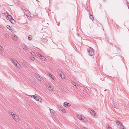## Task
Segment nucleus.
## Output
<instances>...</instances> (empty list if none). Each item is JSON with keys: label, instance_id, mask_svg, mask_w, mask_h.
Listing matches in <instances>:
<instances>
[{"label": "nucleus", "instance_id": "nucleus-1", "mask_svg": "<svg viewBox=\"0 0 129 129\" xmlns=\"http://www.w3.org/2000/svg\"><path fill=\"white\" fill-rule=\"evenodd\" d=\"M87 51L88 53V54L90 56H92L94 54V52L93 49L91 48L90 47L87 49Z\"/></svg>", "mask_w": 129, "mask_h": 129}, {"label": "nucleus", "instance_id": "nucleus-2", "mask_svg": "<svg viewBox=\"0 0 129 129\" xmlns=\"http://www.w3.org/2000/svg\"><path fill=\"white\" fill-rule=\"evenodd\" d=\"M78 118L80 120H81L83 122H86L87 119L84 116H82L81 115H78L77 116Z\"/></svg>", "mask_w": 129, "mask_h": 129}, {"label": "nucleus", "instance_id": "nucleus-3", "mask_svg": "<svg viewBox=\"0 0 129 129\" xmlns=\"http://www.w3.org/2000/svg\"><path fill=\"white\" fill-rule=\"evenodd\" d=\"M41 40L42 42L46 43L48 41L47 37H45V36H43V38L41 39Z\"/></svg>", "mask_w": 129, "mask_h": 129}, {"label": "nucleus", "instance_id": "nucleus-4", "mask_svg": "<svg viewBox=\"0 0 129 129\" xmlns=\"http://www.w3.org/2000/svg\"><path fill=\"white\" fill-rule=\"evenodd\" d=\"M12 117L13 119L16 121H17L18 120V117L16 115L14 114L12 116Z\"/></svg>", "mask_w": 129, "mask_h": 129}, {"label": "nucleus", "instance_id": "nucleus-5", "mask_svg": "<svg viewBox=\"0 0 129 129\" xmlns=\"http://www.w3.org/2000/svg\"><path fill=\"white\" fill-rule=\"evenodd\" d=\"M38 56H39V57L40 58L42 59L43 60H45V57L42 56L41 54L38 53Z\"/></svg>", "mask_w": 129, "mask_h": 129}, {"label": "nucleus", "instance_id": "nucleus-6", "mask_svg": "<svg viewBox=\"0 0 129 129\" xmlns=\"http://www.w3.org/2000/svg\"><path fill=\"white\" fill-rule=\"evenodd\" d=\"M46 86L48 87V88L50 90H53V87L52 86L50 85V84H46Z\"/></svg>", "mask_w": 129, "mask_h": 129}, {"label": "nucleus", "instance_id": "nucleus-7", "mask_svg": "<svg viewBox=\"0 0 129 129\" xmlns=\"http://www.w3.org/2000/svg\"><path fill=\"white\" fill-rule=\"evenodd\" d=\"M40 98L41 97L40 96L36 94V96L35 97V98H34V99L36 101H39L40 99Z\"/></svg>", "mask_w": 129, "mask_h": 129}, {"label": "nucleus", "instance_id": "nucleus-8", "mask_svg": "<svg viewBox=\"0 0 129 129\" xmlns=\"http://www.w3.org/2000/svg\"><path fill=\"white\" fill-rule=\"evenodd\" d=\"M36 78L37 79H38L39 81H41V80H43V78L42 77H41L38 75H36Z\"/></svg>", "mask_w": 129, "mask_h": 129}, {"label": "nucleus", "instance_id": "nucleus-9", "mask_svg": "<svg viewBox=\"0 0 129 129\" xmlns=\"http://www.w3.org/2000/svg\"><path fill=\"white\" fill-rule=\"evenodd\" d=\"M59 110L60 111H62L63 113H66V110L63 108L62 107H60L59 108Z\"/></svg>", "mask_w": 129, "mask_h": 129}, {"label": "nucleus", "instance_id": "nucleus-10", "mask_svg": "<svg viewBox=\"0 0 129 129\" xmlns=\"http://www.w3.org/2000/svg\"><path fill=\"white\" fill-rule=\"evenodd\" d=\"M90 112L93 115H95V112L94 110H93L92 109H90Z\"/></svg>", "mask_w": 129, "mask_h": 129}, {"label": "nucleus", "instance_id": "nucleus-11", "mask_svg": "<svg viewBox=\"0 0 129 129\" xmlns=\"http://www.w3.org/2000/svg\"><path fill=\"white\" fill-rule=\"evenodd\" d=\"M64 106L65 107H66L67 106H68V107H70L71 106V104L68 103H67V102H64Z\"/></svg>", "mask_w": 129, "mask_h": 129}, {"label": "nucleus", "instance_id": "nucleus-12", "mask_svg": "<svg viewBox=\"0 0 129 129\" xmlns=\"http://www.w3.org/2000/svg\"><path fill=\"white\" fill-rule=\"evenodd\" d=\"M12 17L10 15H8L7 17V20H9V21L11 19H12Z\"/></svg>", "mask_w": 129, "mask_h": 129}, {"label": "nucleus", "instance_id": "nucleus-13", "mask_svg": "<svg viewBox=\"0 0 129 129\" xmlns=\"http://www.w3.org/2000/svg\"><path fill=\"white\" fill-rule=\"evenodd\" d=\"M22 64L24 67H26L27 65V63L25 61H23Z\"/></svg>", "mask_w": 129, "mask_h": 129}, {"label": "nucleus", "instance_id": "nucleus-14", "mask_svg": "<svg viewBox=\"0 0 129 129\" xmlns=\"http://www.w3.org/2000/svg\"><path fill=\"white\" fill-rule=\"evenodd\" d=\"M22 47L25 50L27 49V48L25 45H23L22 46Z\"/></svg>", "mask_w": 129, "mask_h": 129}, {"label": "nucleus", "instance_id": "nucleus-15", "mask_svg": "<svg viewBox=\"0 0 129 129\" xmlns=\"http://www.w3.org/2000/svg\"><path fill=\"white\" fill-rule=\"evenodd\" d=\"M10 21L13 24L15 23V20L13 18L12 19L10 20Z\"/></svg>", "mask_w": 129, "mask_h": 129}, {"label": "nucleus", "instance_id": "nucleus-16", "mask_svg": "<svg viewBox=\"0 0 129 129\" xmlns=\"http://www.w3.org/2000/svg\"><path fill=\"white\" fill-rule=\"evenodd\" d=\"M50 111L52 115H53L54 114V111L53 110L51 109L50 110Z\"/></svg>", "mask_w": 129, "mask_h": 129}, {"label": "nucleus", "instance_id": "nucleus-17", "mask_svg": "<svg viewBox=\"0 0 129 129\" xmlns=\"http://www.w3.org/2000/svg\"><path fill=\"white\" fill-rule=\"evenodd\" d=\"M116 123L117 124H118L119 125H120V126H121V125H122V124L121 123V122L119 121H117V122H116Z\"/></svg>", "mask_w": 129, "mask_h": 129}, {"label": "nucleus", "instance_id": "nucleus-18", "mask_svg": "<svg viewBox=\"0 0 129 129\" xmlns=\"http://www.w3.org/2000/svg\"><path fill=\"white\" fill-rule=\"evenodd\" d=\"M3 49V47L0 46V53L1 54L2 53V49Z\"/></svg>", "mask_w": 129, "mask_h": 129}, {"label": "nucleus", "instance_id": "nucleus-19", "mask_svg": "<svg viewBox=\"0 0 129 129\" xmlns=\"http://www.w3.org/2000/svg\"><path fill=\"white\" fill-rule=\"evenodd\" d=\"M120 129H126L125 127H124L123 125L120 126Z\"/></svg>", "mask_w": 129, "mask_h": 129}, {"label": "nucleus", "instance_id": "nucleus-20", "mask_svg": "<svg viewBox=\"0 0 129 129\" xmlns=\"http://www.w3.org/2000/svg\"><path fill=\"white\" fill-rule=\"evenodd\" d=\"M7 28L8 29H9L11 30V27L9 25H7Z\"/></svg>", "mask_w": 129, "mask_h": 129}, {"label": "nucleus", "instance_id": "nucleus-21", "mask_svg": "<svg viewBox=\"0 0 129 129\" xmlns=\"http://www.w3.org/2000/svg\"><path fill=\"white\" fill-rule=\"evenodd\" d=\"M11 61L15 65H16V63L15 62L14 60L13 59H12L11 60Z\"/></svg>", "mask_w": 129, "mask_h": 129}, {"label": "nucleus", "instance_id": "nucleus-22", "mask_svg": "<svg viewBox=\"0 0 129 129\" xmlns=\"http://www.w3.org/2000/svg\"><path fill=\"white\" fill-rule=\"evenodd\" d=\"M16 36L15 35H13L12 36V38L14 40L16 39Z\"/></svg>", "mask_w": 129, "mask_h": 129}, {"label": "nucleus", "instance_id": "nucleus-23", "mask_svg": "<svg viewBox=\"0 0 129 129\" xmlns=\"http://www.w3.org/2000/svg\"><path fill=\"white\" fill-rule=\"evenodd\" d=\"M15 66H16L17 68H20V66L19 64H17V63H16V65Z\"/></svg>", "mask_w": 129, "mask_h": 129}, {"label": "nucleus", "instance_id": "nucleus-24", "mask_svg": "<svg viewBox=\"0 0 129 129\" xmlns=\"http://www.w3.org/2000/svg\"><path fill=\"white\" fill-rule=\"evenodd\" d=\"M36 94H35V95H28L29 96H30L32 98H33L34 99L35 98V97L36 96Z\"/></svg>", "mask_w": 129, "mask_h": 129}, {"label": "nucleus", "instance_id": "nucleus-25", "mask_svg": "<svg viewBox=\"0 0 129 129\" xmlns=\"http://www.w3.org/2000/svg\"><path fill=\"white\" fill-rule=\"evenodd\" d=\"M5 37L6 38H8L9 37V36L8 34H5Z\"/></svg>", "mask_w": 129, "mask_h": 129}, {"label": "nucleus", "instance_id": "nucleus-26", "mask_svg": "<svg viewBox=\"0 0 129 129\" xmlns=\"http://www.w3.org/2000/svg\"><path fill=\"white\" fill-rule=\"evenodd\" d=\"M30 59L33 60H34L35 59V58L31 56L30 57Z\"/></svg>", "mask_w": 129, "mask_h": 129}, {"label": "nucleus", "instance_id": "nucleus-27", "mask_svg": "<svg viewBox=\"0 0 129 129\" xmlns=\"http://www.w3.org/2000/svg\"><path fill=\"white\" fill-rule=\"evenodd\" d=\"M90 17L92 20H93L94 19L93 16L92 15H91L90 16Z\"/></svg>", "mask_w": 129, "mask_h": 129}, {"label": "nucleus", "instance_id": "nucleus-28", "mask_svg": "<svg viewBox=\"0 0 129 129\" xmlns=\"http://www.w3.org/2000/svg\"><path fill=\"white\" fill-rule=\"evenodd\" d=\"M72 84L73 85H74L75 86H77V84L75 82H72Z\"/></svg>", "mask_w": 129, "mask_h": 129}, {"label": "nucleus", "instance_id": "nucleus-29", "mask_svg": "<svg viewBox=\"0 0 129 129\" xmlns=\"http://www.w3.org/2000/svg\"><path fill=\"white\" fill-rule=\"evenodd\" d=\"M9 114L10 115H12V116H13V115L14 114L12 112H10V113H9Z\"/></svg>", "mask_w": 129, "mask_h": 129}, {"label": "nucleus", "instance_id": "nucleus-30", "mask_svg": "<svg viewBox=\"0 0 129 129\" xmlns=\"http://www.w3.org/2000/svg\"><path fill=\"white\" fill-rule=\"evenodd\" d=\"M65 77V75L64 74H63L62 75L61 77V78L62 79H64Z\"/></svg>", "mask_w": 129, "mask_h": 129}, {"label": "nucleus", "instance_id": "nucleus-31", "mask_svg": "<svg viewBox=\"0 0 129 129\" xmlns=\"http://www.w3.org/2000/svg\"><path fill=\"white\" fill-rule=\"evenodd\" d=\"M28 39L29 40H31L32 39V38L28 37Z\"/></svg>", "mask_w": 129, "mask_h": 129}, {"label": "nucleus", "instance_id": "nucleus-32", "mask_svg": "<svg viewBox=\"0 0 129 129\" xmlns=\"http://www.w3.org/2000/svg\"><path fill=\"white\" fill-rule=\"evenodd\" d=\"M31 54L33 55H34H34H35V53H34V52H33V51H31Z\"/></svg>", "mask_w": 129, "mask_h": 129}, {"label": "nucleus", "instance_id": "nucleus-33", "mask_svg": "<svg viewBox=\"0 0 129 129\" xmlns=\"http://www.w3.org/2000/svg\"><path fill=\"white\" fill-rule=\"evenodd\" d=\"M25 14L26 15L28 16L27 14V11H26V10H25Z\"/></svg>", "mask_w": 129, "mask_h": 129}, {"label": "nucleus", "instance_id": "nucleus-34", "mask_svg": "<svg viewBox=\"0 0 129 129\" xmlns=\"http://www.w3.org/2000/svg\"><path fill=\"white\" fill-rule=\"evenodd\" d=\"M49 76L50 77H51L53 79H54L53 78V76L52 75H51V74H49Z\"/></svg>", "mask_w": 129, "mask_h": 129}, {"label": "nucleus", "instance_id": "nucleus-35", "mask_svg": "<svg viewBox=\"0 0 129 129\" xmlns=\"http://www.w3.org/2000/svg\"><path fill=\"white\" fill-rule=\"evenodd\" d=\"M107 128H108V129H111V127H110V126H108V127H107Z\"/></svg>", "mask_w": 129, "mask_h": 129}, {"label": "nucleus", "instance_id": "nucleus-36", "mask_svg": "<svg viewBox=\"0 0 129 129\" xmlns=\"http://www.w3.org/2000/svg\"><path fill=\"white\" fill-rule=\"evenodd\" d=\"M82 129H88V128H87L85 127H83L81 128Z\"/></svg>", "mask_w": 129, "mask_h": 129}, {"label": "nucleus", "instance_id": "nucleus-37", "mask_svg": "<svg viewBox=\"0 0 129 129\" xmlns=\"http://www.w3.org/2000/svg\"><path fill=\"white\" fill-rule=\"evenodd\" d=\"M114 108H115L116 109H117V108H116V106L115 105H114Z\"/></svg>", "mask_w": 129, "mask_h": 129}, {"label": "nucleus", "instance_id": "nucleus-38", "mask_svg": "<svg viewBox=\"0 0 129 129\" xmlns=\"http://www.w3.org/2000/svg\"><path fill=\"white\" fill-rule=\"evenodd\" d=\"M28 15H30V12L29 11H28Z\"/></svg>", "mask_w": 129, "mask_h": 129}, {"label": "nucleus", "instance_id": "nucleus-39", "mask_svg": "<svg viewBox=\"0 0 129 129\" xmlns=\"http://www.w3.org/2000/svg\"><path fill=\"white\" fill-rule=\"evenodd\" d=\"M62 75L61 74H60L59 75V76L61 77V76H62Z\"/></svg>", "mask_w": 129, "mask_h": 129}, {"label": "nucleus", "instance_id": "nucleus-40", "mask_svg": "<svg viewBox=\"0 0 129 129\" xmlns=\"http://www.w3.org/2000/svg\"><path fill=\"white\" fill-rule=\"evenodd\" d=\"M127 6L128 7V6H129V3H127Z\"/></svg>", "mask_w": 129, "mask_h": 129}, {"label": "nucleus", "instance_id": "nucleus-41", "mask_svg": "<svg viewBox=\"0 0 129 129\" xmlns=\"http://www.w3.org/2000/svg\"><path fill=\"white\" fill-rule=\"evenodd\" d=\"M76 129H80L79 127H77Z\"/></svg>", "mask_w": 129, "mask_h": 129}, {"label": "nucleus", "instance_id": "nucleus-42", "mask_svg": "<svg viewBox=\"0 0 129 129\" xmlns=\"http://www.w3.org/2000/svg\"><path fill=\"white\" fill-rule=\"evenodd\" d=\"M128 9H129V6H128Z\"/></svg>", "mask_w": 129, "mask_h": 129}, {"label": "nucleus", "instance_id": "nucleus-43", "mask_svg": "<svg viewBox=\"0 0 129 129\" xmlns=\"http://www.w3.org/2000/svg\"><path fill=\"white\" fill-rule=\"evenodd\" d=\"M16 62H17V63H18V62H17V61H16Z\"/></svg>", "mask_w": 129, "mask_h": 129}, {"label": "nucleus", "instance_id": "nucleus-44", "mask_svg": "<svg viewBox=\"0 0 129 129\" xmlns=\"http://www.w3.org/2000/svg\"><path fill=\"white\" fill-rule=\"evenodd\" d=\"M55 129H58V128H56Z\"/></svg>", "mask_w": 129, "mask_h": 129}, {"label": "nucleus", "instance_id": "nucleus-45", "mask_svg": "<svg viewBox=\"0 0 129 129\" xmlns=\"http://www.w3.org/2000/svg\"><path fill=\"white\" fill-rule=\"evenodd\" d=\"M36 1H38V0H36Z\"/></svg>", "mask_w": 129, "mask_h": 129}, {"label": "nucleus", "instance_id": "nucleus-46", "mask_svg": "<svg viewBox=\"0 0 129 129\" xmlns=\"http://www.w3.org/2000/svg\"><path fill=\"white\" fill-rule=\"evenodd\" d=\"M31 129V128H30V129Z\"/></svg>", "mask_w": 129, "mask_h": 129}]
</instances>
